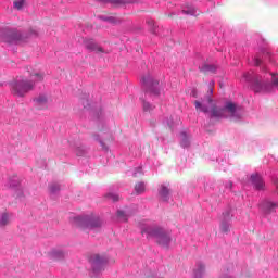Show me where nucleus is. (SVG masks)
Masks as SVG:
<instances>
[{"label":"nucleus","mask_w":278,"mask_h":278,"mask_svg":"<svg viewBox=\"0 0 278 278\" xmlns=\"http://www.w3.org/2000/svg\"><path fill=\"white\" fill-rule=\"evenodd\" d=\"M35 103L39 110H47L49 100L47 99V96H39L37 99H35Z\"/></svg>","instance_id":"10"},{"label":"nucleus","mask_w":278,"mask_h":278,"mask_svg":"<svg viewBox=\"0 0 278 278\" xmlns=\"http://www.w3.org/2000/svg\"><path fill=\"white\" fill-rule=\"evenodd\" d=\"M106 3H112L115 8H123V5H127L129 3H134L131 0H106Z\"/></svg>","instance_id":"11"},{"label":"nucleus","mask_w":278,"mask_h":278,"mask_svg":"<svg viewBox=\"0 0 278 278\" xmlns=\"http://www.w3.org/2000/svg\"><path fill=\"white\" fill-rule=\"evenodd\" d=\"M182 147H188V141H182Z\"/></svg>","instance_id":"32"},{"label":"nucleus","mask_w":278,"mask_h":278,"mask_svg":"<svg viewBox=\"0 0 278 278\" xmlns=\"http://www.w3.org/2000/svg\"><path fill=\"white\" fill-rule=\"evenodd\" d=\"M214 92V88L211 86L210 87V94H212Z\"/></svg>","instance_id":"33"},{"label":"nucleus","mask_w":278,"mask_h":278,"mask_svg":"<svg viewBox=\"0 0 278 278\" xmlns=\"http://www.w3.org/2000/svg\"><path fill=\"white\" fill-rule=\"evenodd\" d=\"M224 110H227L231 116H233V114H236V110H238V106L233 102H228L226 103Z\"/></svg>","instance_id":"15"},{"label":"nucleus","mask_w":278,"mask_h":278,"mask_svg":"<svg viewBox=\"0 0 278 278\" xmlns=\"http://www.w3.org/2000/svg\"><path fill=\"white\" fill-rule=\"evenodd\" d=\"M205 270V266L201 265L200 269L195 273V277L201 278V273Z\"/></svg>","instance_id":"28"},{"label":"nucleus","mask_w":278,"mask_h":278,"mask_svg":"<svg viewBox=\"0 0 278 278\" xmlns=\"http://www.w3.org/2000/svg\"><path fill=\"white\" fill-rule=\"evenodd\" d=\"M254 90H255L256 92H260V91L262 90V83H260V80H256V81H255Z\"/></svg>","instance_id":"27"},{"label":"nucleus","mask_w":278,"mask_h":278,"mask_svg":"<svg viewBox=\"0 0 278 278\" xmlns=\"http://www.w3.org/2000/svg\"><path fill=\"white\" fill-rule=\"evenodd\" d=\"M33 77H35V81H42V79H45V75L43 74H34Z\"/></svg>","instance_id":"23"},{"label":"nucleus","mask_w":278,"mask_h":278,"mask_svg":"<svg viewBox=\"0 0 278 278\" xmlns=\"http://www.w3.org/2000/svg\"><path fill=\"white\" fill-rule=\"evenodd\" d=\"M194 106L197 112H203L204 114H210L211 118H223V115L225 114V109H220L214 104V100L212 99V96H207L206 100H195Z\"/></svg>","instance_id":"1"},{"label":"nucleus","mask_w":278,"mask_h":278,"mask_svg":"<svg viewBox=\"0 0 278 278\" xmlns=\"http://www.w3.org/2000/svg\"><path fill=\"white\" fill-rule=\"evenodd\" d=\"M23 5H25V0L14 1V7L16 8V10H23Z\"/></svg>","instance_id":"21"},{"label":"nucleus","mask_w":278,"mask_h":278,"mask_svg":"<svg viewBox=\"0 0 278 278\" xmlns=\"http://www.w3.org/2000/svg\"><path fill=\"white\" fill-rule=\"evenodd\" d=\"M8 223H10V219L8 217V214L7 213H3L0 217V225L2 227H5V225H8Z\"/></svg>","instance_id":"18"},{"label":"nucleus","mask_w":278,"mask_h":278,"mask_svg":"<svg viewBox=\"0 0 278 278\" xmlns=\"http://www.w3.org/2000/svg\"><path fill=\"white\" fill-rule=\"evenodd\" d=\"M276 207H277V204L274 202H265L263 204V210H264V212H266V214H273V212H275Z\"/></svg>","instance_id":"13"},{"label":"nucleus","mask_w":278,"mask_h":278,"mask_svg":"<svg viewBox=\"0 0 278 278\" xmlns=\"http://www.w3.org/2000/svg\"><path fill=\"white\" fill-rule=\"evenodd\" d=\"M109 199H111V201H113V203H116V201L119 200L118 195L117 194H114V193H110L108 195Z\"/></svg>","instance_id":"25"},{"label":"nucleus","mask_w":278,"mask_h":278,"mask_svg":"<svg viewBox=\"0 0 278 278\" xmlns=\"http://www.w3.org/2000/svg\"><path fill=\"white\" fill-rule=\"evenodd\" d=\"M108 21H110V23H121V18L114 16L109 17Z\"/></svg>","instance_id":"29"},{"label":"nucleus","mask_w":278,"mask_h":278,"mask_svg":"<svg viewBox=\"0 0 278 278\" xmlns=\"http://www.w3.org/2000/svg\"><path fill=\"white\" fill-rule=\"evenodd\" d=\"M4 42H18L23 40V35L17 30H9L7 31V37H3Z\"/></svg>","instance_id":"6"},{"label":"nucleus","mask_w":278,"mask_h":278,"mask_svg":"<svg viewBox=\"0 0 278 278\" xmlns=\"http://www.w3.org/2000/svg\"><path fill=\"white\" fill-rule=\"evenodd\" d=\"M50 192H52V193H55V192H59V190H60V185H58V184H52V185H50Z\"/></svg>","instance_id":"22"},{"label":"nucleus","mask_w":278,"mask_h":278,"mask_svg":"<svg viewBox=\"0 0 278 278\" xmlns=\"http://www.w3.org/2000/svg\"><path fill=\"white\" fill-rule=\"evenodd\" d=\"M73 225L75 227H79L80 229H99L101 227V219L99 217H94L92 215L77 216L72 219Z\"/></svg>","instance_id":"2"},{"label":"nucleus","mask_w":278,"mask_h":278,"mask_svg":"<svg viewBox=\"0 0 278 278\" xmlns=\"http://www.w3.org/2000/svg\"><path fill=\"white\" fill-rule=\"evenodd\" d=\"M182 14H187V16H199L201 13L197 10V8L187 4L182 8Z\"/></svg>","instance_id":"9"},{"label":"nucleus","mask_w":278,"mask_h":278,"mask_svg":"<svg viewBox=\"0 0 278 278\" xmlns=\"http://www.w3.org/2000/svg\"><path fill=\"white\" fill-rule=\"evenodd\" d=\"M271 84H273V86L278 88V78H277V76H273Z\"/></svg>","instance_id":"30"},{"label":"nucleus","mask_w":278,"mask_h":278,"mask_svg":"<svg viewBox=\"0 0 278 278\" xmlns=\"http://www.w3.org/2000/svg\"><path fill=\"white\" fill-rule=\"evenodd\" d=\"M92 264L94 266H99L100 264H103V257H101V255H99V254L93 255Z\"/></svg>","instance_id":"16"},{"label":"nucleus","mask_w":278,"mask_h":278,"mask_svg":"<svg viewBox=\"0 0 278 278\" xmlns=\"http://www.w3.org/2000/svg\"><path fill=\"white\" fill-rule=\"evenodd\" d=\"M201 73H204V75H210V73H216V66L204 64L202 67H200Z\"/></svg>","instance_id":"14"},{"label":"nucleus","mask_w":278,"mask_h":278,"mask_svg":"<svg viewBox=\"0 0 278 278\" xmlns=\"http://www.w3.org/2000/svg\"><path fill=\"white\" fill-rule=\"evenodd\" d=\"M220 229L224 233H227L229 231V223L227 220H223L220 225Z\"/></svg>","instance_id":"20"},{"label":"nucleus","mask_w":278,"mask_h":278,"mask_svg":"<svg viewBox=\"0 0 278 278\" xmlns=\"http://www.w3.org/2000/svg\"><path fill=\"white\" fill-rule=\"evenodd\" d=\"M224 220H231V211H226L223 213Z\"/></svg>","instance_id":"24"},{"label":"nucleus","mask_w":278,"mask_h":278,"mask_svg":"<svg viewBox=\"0 0 278 278\" xmlns=\"http://www.w3.org/2000/svg\"><path fill=\"white\" fill-rule=\"evenodd\" d=\"M31 90H34V83L26 78H17L11 84V92L15 97H25Z\"/></svg>","instance_id":"3"},{"label":"nucleus","mask_w":278,"mask_h":278,"mask_svg":"<svg viewBox=\"0 0 278 278\" xmlns=\"http://www.w3.org/2000/svg\"><path fill=\"white\" fill-rule=\"evenodd\" d=\"M251 181L256 190H262L264 188V180H262V176L257 174H253L251 176Z\"/></svg>","instance_id":"8"},{"label":"nucleus","mask_w":278,"mask_h":278,"mask_svg":"<svg viewBox=\"0 0 278 278\" xmlns=\"http://www.w3.org/2000/svg\"><path fill=\"white\" fill-rule=\"evenodd\" d=\"M159 194L162 199V201H168L169 194H170V189L166 186H161V190L159 191Z\"/></svg>","instance_id":"12"},{"label":"nucleus","mask_w":278,"mask_h":278,"mask_svg":"<svg viewBox=\"0 0 278 278\" xmlns=\"http://www.w3.org/2000/svg\"><path fill=\"white\" fill-rule=\"evenodd\" d=\"M146 190V187L143 185V182H138L136 186H135V191L137 192V194H142Z\"/></svg>","instance_id":"17"},{"label":"nucleus","mask_w":278,"mask_h":278,"mask_svg":"<svg viewBox=\"0 0 278 278\" xmlns=\"http://www.w3.org/2000/svg\"><path fill=\"white\" fill-rule=\"evenodd\" d=\"M142 233H147L150 238H155L160 247H168L170 244V237L160 227H148Z\"/></svg>","instance_id":"4"},{"label":"nucleus","mask_w":278,"mask_h":278,"mask_svg":"<svg viewBox=\"0 0 278 278\" xmlns=\"http://www.w3.org/2000/svg\"><path fill=\"white\" fill-rule=\"evenodd\" d=\"M155 106L151 105V103L143 101V111L144 112H153Z\"/></svg>","instance_id":"19"},{"label":"nucleus","mask_w":278,"mask_h":278,"mask_svg":"<svg viewBox=\"0 0 278 278\" xmlns=\"http://www.w3.org/2000/svg\"><path fill=\"white\" fill-rule=\"evenodd\" d=\"M262 60L260 58L254 59V66H261Z\"/></svg>","instance_id":"31"},{"label":"nucleus","mask_w":278,"mask_h":278,"mask_svg":"<svg viewBox=\"0 0 278 278\" xmlns=\"http://www.w3.org/2000/svg\"><path fill=\"white\" fill-rule=\"evenodd\" d=\"M142 81L147 86L148 92H150V94H155V97L160 96V89H157V86H160V81L154 80L151 74H146L142 77Z\"/></svg>","instance_id":"5"},{"label":"nucleus","mask_w":278,"mask_h":278,"mask_svg":"<svg viewBox=\"0 0 278 278\" xmlns=\"http://www.w3.org/2000/svg\"><path fill=\"white\" fill-rule=\"evenodd\" d=\"M118 218H122V220H127V215H125L124 211H117Z\"/></svg>","instance_id":"26"},{"label":"nucleus","mask_w":278,"mask_h":278,"mask_svg":"<svg viewBox=\"0 0 278 278\" xmlns=\"http://www.w3.org/2000/svg\"><path fill=\"white\" fill-rule=\"evenodd\" d=\"M85 47L88 49V51H98L100 53L103 52V48L99 47V45H97V42H94L92 39L86 40Z\"/></svg>","instance_id":"7"}]
</instances>
